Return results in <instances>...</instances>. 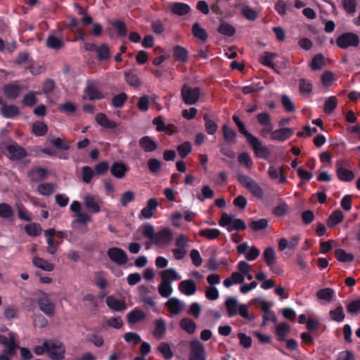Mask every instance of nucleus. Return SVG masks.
Returning <instances> with one entry per match:
<instances>
[{"instance_id": "obj_1", "label": "nucleus", "mask_w": 360, "mask_h": 360, "mask_svg": "<svg viewBox=\"0 0 360 360\" xmlns=\"http://www.w3.org/2000/svg\"><path fill=\"white\" fill-rule=\"evenodd\" d=\"M335 44L339 48L347 49L349 47H357L360 44V39L356 33L346 32L336 39Z\"/></svg>"}, {"instance_id": "obj_2", "label": "nucleus", "mask_w": 360, "mask_h": 360, "mask_svg": "<svg viewBox=\"0 0 360 360\" xmlns=\"http://www.w3.org/2000/svg\"><path fill=\"white\" fill-rule=\"evenodd\" d=\"M103 203L102 199L98 195L87 194L84 197V206L90 213H99Z\"/></svg>"}, {"instance_id": "obj_3", "label": "nucleus", "mask_w": 360, "mask_h": 360, "mask_svg": "<svg viewBox=\"0 0 360 360\" xmlns=\"http://www.w3.org/2000/svg\"><path fill=\"white\" fill-rule=\"evenodd\" d=\"M200 89L195 87L191 89L186 84H184L181 89V96L184 102L187 105L195 104L200 97Z\"/></svg>"}, {"instance_id": "obj_4", "label": "nucleus", "mask_w": 360, "mask_h": 360, "mask_svg": "<svg viewBox=\"0 0 360 360\" xmlns=\"http://www.w3.org/2000/svg\"><path fill=\"white\" fill-rule=\"evenodd\" d=\"M190 349L188 360H206L205 347L200 340H192L190 342Z\"/></svg>"}, {"instance_id": "obj_5", "label": "nucleus", "mask_w": 360, "mask_h": 360, "mask_svg": "<svg viewBox=\"0 0 360 360\" xmlns=\"http://www.w3.org/2000/svg\"><path fill=\"white\" fill-rule=\"evenodd\" d=\"M8 157L13 161L20 160L27 156V153L24 148L15 142H11L6 146Z\"/></svg>"}, {"instance_id": "obj_6", "label": "nucleus", "mask_w": 360, "mask_h": 360, "mask_svg": "<svg viewBox=\"0 0 360 360\" xmlns=\"http://www.w3.org/2000/svg\"><path fill=\"white\" fill-rule=\"evenodd\" d=\"M172 239L173 232L169 228L165 227L155 233L152 243L155 245H167Z\"/></svg>"}, {"instance_id": "obj_7", "label": "nucleus", "mask_w": 360, "mask_h": 360, "mask_svg": "<svg viewBox=\"0 0 360 360\" xmlns=\"http://www.w3.org/2000/svg\"><path fill=\"white\" fill-rule=\"evenodd\" d=\"M347 165V162L345 160H339L336 163V174L341 181L350 182L355 177L354 173L352 170L344 167Z\"/></svg>"}, {"instance_id": "obj_8", "label": "nucleus", "mask_w": 360, "mask_h": 360, "mask_svg": "<svg viewBox=\"0 0 360 360\" xmlns=\"http://www.w3.org/2000/svg\"><path fill=\"white\" fill-rule=\"evenodd\" d=\"M107 255L111 261L119 265L126 264L128 260L126 252L119 248H109L107 251Z\"/></svg>"}, {"instance_id": "obj_9", "label": "nucleus", "mask_w": 360, "mask_h": 360, "mask_svg": "<svg viewBox=\"0 0 360 360\" xmlns=\"http://www.w3.org/2000/svg\"><path fill=\"white\" fill-rule=\"evenodd\" d=\"M249 144L252 148L255 155L262 159L266 160L270 155V151L267 147L263 146L261 141L255 136Z\"/></svg>"}, {"instance_id": "obj_10", "label": "nucleus", "mask_w": 360, "mask_h": 360, "mask_svg": "<svg viewBox=\"0 0 360 360\" xmlns=\"http://www.w3.org/2000/svg\"><path fill=\"white\" fill-rule=\"evenodd\" d=\"M294 133L292 128L282 127L274 130L270 136V139L278 142H284L288 139Z\"/></svg>"}, {"instance_id": "obj_11", "label": "nucleus", "mask_w": 360, "mask_h": 360, "mask_svg": "<svg viewBox=\"0 0 360 360\" xmlns=\"http://www.w3.org/2000/svg\"><path fill=\"white\" fill-rule=\"evenodd\" d=\"M39 309L46 315L52 316L55 314V305L53 302L46 296L41 297L38 300Z\"/></svg>"}, {"instance_id": "obj_12", "label": "nucleus", "mask_w": 360, "mask_h": 360, "mask_svg": "<svg viewBox=\"0 0 360 360\" xmlns=\"http://www.w3.org/2000/svg\"><path fill=\"white\" fill-rule=\"evenodd\" d=\"M158 205V201L155 198L149 199L147 202L146 206L141 210L139 218H151L153 216V211L157 209Z\"/></svg>"}, {"instance_id": "obj_13", "label": "nucleus", "mask_w": 360, "mask_h": 360, "mask_svg": "<svg viewBox=\"0 0 360 360\" xmlns=\"http://www.w3.org/2000/svg\"><path fill=\"white\" fill-rule=\"evenodd\" d=\"M105 303L114 311H124L127 308V304L124 300H117L112 295H109L106 297Z\"/></svg>"}, {"instance_id": "obj_14", "label": "nucleus", "mask_w": 360, "mask_h": 360, "mask_svg": "<svg viewBox=\"0 0 360 360\" xmlns=\"http://www.w3.org/2000/svg\"><path fill=\"white\" fill-rule=\"evenodd\" d=\"M20 91V86L14 83L6 84L3 88L4 94L11 100H15L19 96Z\"/></svg>"}, {"instance_id": "obj_15", "label": "nucleus", "mask_w": 360, "mask_h": 360, "mask_svg": "<svg viewBox=\"0 0 360 360\" xmlns=\"http://www.w3.org/2000/svg\"><path fill=\"white\" fill-rule=\"evenodd\" d=\"M139 146L146 153H151L158 148V143L149 136H144L139 141Z\"/></svg>"}, {"instance_id": "obj_16", "label": "nucleus", "mask_w": 360, "mask_h": 360, "mask_svg": "<svg viewBox=\"0 0 360 360\" xmlns=\"http://www.w3.org/2000/svg\"><path fill=\"white\" fill-rule=\"evenodd\" d=\"M179 290L183 294L190 296L195 293L197 287L195 281L188 279L180 282L179 284Z\"/></svg>"}, {"instance_id": "obj_17", "label": "nucleus", "mask_w": 360, "mask_h": 360, "mask_svg": "<svg viewBox=\"0 0 360 360\" xmlns=\"http://www.w3.org/2000/svg\"><path fill=\"white\" fill-rule=\"evenodd\" d=\"M169 7L172 13L179 16L186 15L191 11V7L183 2L170 3Z\"/></svg>"}, {"instance_id": "obj_18", "label": "nucleus", "mask_w": 360, "mask_h": 360, "mask_svg": "<svg viewBox=\"0 0 360 360\" xmlns=\"http://www.w3.org/2000/svg\"><path fill=\"white\" fill-rule=\"evenodd\" d=\"M84 93L90 101L101 100L104 98L103 94L97 89L93 82H88L84 89Z\"/></svg>"}, {"instance_id": "obj_19", "label": "nucleus", "mask_w": 360, "mask_h": 360, "mask_svg": "<svg viewBox=\"0 0 360 360\" xmlns=\"http://www.w3.org/2000/svg\"><path fill=\"white\" fill-rule=\"evenodd\" d=\"M146 314L138 307L130 311L127 315V322L129 325H134L146 319Z\"/></svg>"}, {"instance_id": "obj_20", "label": "nucleus", "mask_w": 360, "mask_h": 360, "mask_svg": "<svg viewBox=\"0 0 360 360\" xmlns=\"http://www.w3.org/2000/svg\"><path fill=\"white\" fill-rule=\"evenodd\" d=\"M166 307L169 312L174 316L181 313L183 309L182 302L176 297H171L166 302Z\"/></svg>"}, {"instance_id": "obj_21", "label": "nucleus", "mask_w": 360, "mask_h": 360, "mask_svg": "<svg viewBox=\"0 0 360 360\" xmlns=\"http://www.w3.org/2000/svg\"><path fill=\"white\" fill-rule=\"evenodd\" d=\"M111 174L117 179H122L124 177L127 171V166L120 162H115L110 168Z\"/></svg>"}, {"instance_id": "obj_22", "label": "nucleus", "mask_w": 360, "mask_h": 360, "mask_svg": "<svg viewBox=\"0 0 360 360\" xmlns=\"http://www.w3.org/2000/svg\"><path fill=\"white\" fill-rule=\"evenodd\" d=\"M1 115L6 118L11 119L20 114V110L15 105L10 104L4 105L0 109Z\"/></svg>"}, {"instance_id": "obj_23", "label": "nucleus", "mask_w": 360, "mask_h": 360, "mask_svg": "<svg viewBox=\"0 0 360 360\" xmlns=\"http://www.w3.org/2000/svg\"><path fill=\"white\" fill-rule=\"evenodd\" d=\"M95 120L98 124L105 129H113L117 127L116 122L109 120L107 115L103 112L98 113Z\"/></svg>"}, {"instance_id": "obj_24", "label": "nucleus", "mask_w": 360, "mask_h": 360, "mask_svg": "<svg viewBox=\"0 0 360 360\" xmlns=\"http://www.w3.org/2000/svg\"><path fill=\"white\" fill-rule=\"evenodd\" d=\"M173 56L176 61L185 63L188 60V52L186 48L176 45L173 48Z\"/></svg>"}, {"instance_id": "obj_25", "label": "nucleus", "mask_w": 360, "mask_h": 360, "mask_svg": "<svg viewBox=\"0 0 360 360\" xmlns=\"http://www.w3.org/2000/svg\"><path fill=\"white\" fill-rule=\"evenodd\" d=\"M54 349H50L47 353L53 360H62L64 358L65 348L62 344H57L52 341Z\"/></svg>"}, {"instance_id": "obj_26", "label": "nucleus", "mask_w": 360, "mask_h": 360, "mask_svg": "<svg viewBox=\"0 0 360 360\" xmlns=\"http://www.w3.org/2000/svg\"><path fill=\"white\" fill-rule=\"evenodd\" d=\"M224 304L227 311V314L229 317H233L238 314V309L239 304L236 297H228L226 300Z\"/></svg>"}, {"instance_id": "obj_27", "label": "nucleus", "mask_w": 360, "mask_h": 360, "mask_svg": "<svg viewBox=\"0 0 360 360\" xmlns=\"http://www.w3.org/2000/svg\"><path fill=\"white\" fill-rule=\"evenodd\" d=\"M232 119L238 127V131L246 138L248 143L255 139L254 138L255 136L247 130L245 124L239 119L238 116L233 115Z\"/></svg>"}, {"instance_id": "obj_28", "label": "nucleus", "mask_w": 360, "mask_h": 360, "mask_svg": "<svg viewBox=\"0 0 360 360\" xmlns=\"http://www.w3.org/2000/svg\"><path fill=\"white\" fill-rule=\"evenodd\" d=\"M72 141H65L60 137L53 136L50 139V143L55 148L60 150H69L70 148V143Z\"/></svg>"}, {"instance_id": "obj_29", "label": "nucleus", "mask_w": 360, "mask_h": 360, "mask_svg": "<svg viewBox=\"0 0 360 360\" xmlns=\"http://www.w3.org/2000/svg\"><path fill=\"white\" fill-rule=\"evenodd\" d=\"M32 264L34 266L45 271H52L54 269V266L53 264L39 257H34L32 259Z\"/></svg>"}, {"instance_id": "obj_30", "label": "nucleus", "mask_w": 360, "mask_h": 360, "mask_svg": "<svg viewBox=\"0 0 360 360\" xmlns=\"http://www.w3.org/2000/svg\"><path fill=\"white\" fill-rule=\"evenodd\" d=\"M162 281L170 283L172 281H179L181 279L179 276L175 269H167L161 272Z\"/></svg>"}, {"instance_id": "obj_31", "label": "nucleus", "mask_w": 360, "mask_h": 360, "mask_svg": "<svg viewBox=\"0 0 360 360\" xmlns=\"http://www.w3.org/2000/svg\"><path fill=\"white\" fill-rule=\"evenodd\" d=\"M97 58L99 61L108 60L111 57V52L110 47L106 44H102L98 46L97 51Z\"/></svg>"}, {"instance_id": "obj_32", "label": "nucleus", "mask_w": 360, "mask_h": 360, "mask_svg": "<svg viewBox=\"0 0 360 360\" xmlns=\"http://www.w3.org/2000/svg\"><path fill=\"white\" fill-rule=\"evenodd\" d=\"M290 326L286 323H278L275 329V333L278 341L285 340V338L290 332Z\"/></svg>"}, {"instance_id": "obj_33", "label": "nucleus", "mask_w": 360, "mask_h": 360, "mask_svg": "<svg viewBox=\"0 0 360 360\" xmlns=\"http://www.w3.org/2000/svg\"><path fill=\"white\" fill-rule=\"evenodd\" d=\"M32 181L39 182L46 178V170L41 167L34 168L30 172L29 174Z\"/></svg>"}, {"instance_id": "obj_34", "label": "nucleus", "mask_w": 360, "mask_h": 360, "mask_svg": "<svg viewBox=\"0 0 360 360\" xmlns=\"http://www.w3.org/2000/svg\"><path fill=\"white\" fill-rule=\"evenodd\" d=\"M263 258L266 264L269 268H272V265L274 264L276 260L274 249L272 247H267L263 252Z\"/></svg>"}, {"instance_id": "obj_35", "label": "nucleus", "mask_w": 360, "mask_h": 360, "mask_svg": "<svg viewBox=\"0 0 360 360\" xmlns=\"http://www.w3.org/2000/svg\"><path fill=\"white\" fill-rule=\"evenodd\" d=\"M222 132L224 140L231 143L234 144L237 137V133L226 124L222 126Z\"/></svg>"}, {"instance_id": "obj_36", "label": "nucleus", "mask_w": 360, "mask_h": 360, "mask_svg": "<svg viewBox=\"0 0 360 360\" xmlns=\"http://www.w3.org/2000/svg\"><path fill=\"white\" fill-rule=\"evenodd\" d=\"M9 336H10V341L7 343V345H4L5 347V349L3 352V353L6 354L13 357L16 354V349L18 348V345L15 343L14 333H10Z\"/></svg>"}, {"instance_id": "obj_37", "label": "nucleus", "mask_w": 360, "mask_h": 360, "mask_svg": "<svg viewBox=\"0 0 360 360\" xmlns=\"http://www.w3.org/2000/svg\"><path fill=\"white\" fill-rule=\"evenodd\" d=\"M203 120L205 121L206 132L210 135L214 134L218 129L217 124L214 120H211L210 115L207 113L203 115Z\"/></svg>"}, {"instance_id": "obj_38", "label": "nucleus", "mask_w": 360, "mask_h": 360, "mask_svg": "<svg viewBox=\"0 0 360 360\" xmlns=\"http://www.w3.org/2000/svg\"><path fill=\"white\" fill-rule=\"evenodd\" d=\"M56 186L52 183H44L37 186V192L44 196H49L53 194L56 191Z\"/></svg>"}, {"instance_id": "obj_39", "label": "nucleus", "mask_w": 360, "mask_h": 360, "mask_svg": "<svg viewBox=\"0 0 360 360\" xmlns=\"http://www.w3.org/2000/svg\"><path fill=\"white\" fill-rule=\"evenodd\" d=\"M343 214L340 210H335L331 213L327 220V225L330 228L335 227L343 219Z\"/></svg>"}, {"instance_id": "obj_40", "label": "nucleus", "mask_w": 360, "mask_h": 360, "mask_svg": "<svg viewBox=\"0 0 360 360\" xmlns=\"http://www.w3.org/2000/svg\"><path fill=\"white\" fill-rule=\"evenodd\" d=\"M155 323L153 335L158 339H161L166 332V323L164 319L160 318L157 319Z\"/></svg>"}, {"instance_id": "obj_41", "label": "nucleus", "mask_w": 360, "mask_h": 360, "mask_svg": "<svg viewBox=\"0 0 360 360\" xmlns=\"http://www.w3.org/2000/svg\"><path fill=\"white\" fill-rule=\"evenodd\" d=\"M180 327L188 334H193L196 330L195 323L191 319L183 318L179 323Z\"/></svg>"}, {"instance_id": "obj_42", "label": "nucleus", "mask_w": 360, "mask_h": 360, "mask_svg": "<svg viewBox=\"0 0 360 360\" xmlns=\"http://www.w3.org/2000/svg\"><path fill=\"white\" fill-rule=\"evenodd\" d=\"M32 131L37 136H43L48 132V127L43 122H36L32 124Z\"/></svg>"}, {"instance_id": "obj_43", "label": "nucleus", "mask_w": 360, "mask_h": 360, "mask_svg": "<svg viewBox=\"0 0 360 360\" xmlns=\"http://www.w3.org/2000/svg\"><path fill=\"white\" fill-rule=\"evenodd\" d=\"M329 316L331 320L340 323L342 322L345 318L342 306L340 305L335 309L329 311Z\"/></svg>"}, {"instance_id": "obj_44", "label": "nucleus", "mask_w": 360, "mask_h": 360, "mask_svg": "<svg viewBox=\"0 0 360 360\" xmlns=\"http://www.w3.org/2000/svg\"><path fill=\"white\" fill-rule=\"evenodd\" d=\"M192 32L195 37L205 41L207 39V33L205 29L200 27L198 22H195L192 26Z\"/></svg>"}, {"instance_id": "obj_45", "label": "nucleus", "mask_w": 360, "mask_h": 360, "mask_svg": "<svg viewBox=\"0 0 360 360\" xmlns=\"http://www.w3.org/2000/svg\"><path fill=\"white\" fill-rule=\"evenodd\" d=\"M220 231L217 229H200L198 234L201 237H204L209 240H214L220 235Z\"/></svg>"}, {"instance_id": "obj_46", "label": "nucleus", "mask_w": 360, "mask_h": 360, "mask_svg": "<svg viewBox=\"0 0 360 360\" xmlns=\"http://www.w3.org/2000/svg\"><path fill=\"white\" fill-rule=\"evenodd\" d=\"M63 45L64 41L54 35H50L46 40L47 47L53 50H59Z\"/></svg>"}, {"instance_id": "obj_47", "label": "nucleus", "mask_w": 360, "mask_h": 360, "mask_svg": "<svg viewBox=\"0 0 360 360\" xmlns=\"http://www.w3.org/2000/svg\"><path fill=\"white\" fill-rule=\"evenodd\" d=\"M217 30L220 34L227 37H232L236 33L235 27L226 22H222L218 27Z\"/></svg>"}, {"instance_id": "obj_48", "label": "nucleus", "mask_w": 360, "mask_h": 360, "mask_svg": "<svg viewBox=\"0 0 360 360\" xmlns=\"http://www.w3.org/2000/svg\"><path fill=\"white\" fill-rule=\"evenodd\" d=\"M316 296L319 300L330 301L335 296V291L330 288H326L319 290Z\"/></svg>"}, {"instance_id": "obj_49", "label": "nucleus", "mask_w": 360, "mask_h": 360, "mask_svg": "<svg viewBox=\"0 0 360 360\" xmlns=\"http://www.w3.org/2000/svg\"><path fill=\"white\" fill-rule=\"evenodd\" d=\"M124 77L127 84L132 87L140 86L141 82L138 75L134 72H128L124 73Z\"/></svg>"}, {"instance_id": "obj_50", "label": "nucleus", "mask_w": 360, "mask_h": 360, "mask_svg": "<svg viewBox=\"0 0 360 360\" xmlns=\"http://www.w3.org/2000/svg\"><path fill=\"white\" fill-rule=\"evenodd\" d=\"M335 258L341 262H352L354 257L352 254L347 253L343 249H337L335 252Z\"/></svg>"}, {"instance_id": "obj_51", "label": "nucleus", "mask_w": 360, "mask_h": 360, "mask_svg": "<svg viewBox=\"0 0 360 360\" xmlns=\"http://www.w3.org/2000/svg\"><path fill=\"white\" fill-rule=\"evenodd\" d=\"M299 90L301 94H309L312 92L313 85L311 81L302 78L299 81Z\"/></svg>"}, {"instance_id": "obj_52", "label": "nucleus", "mask_w": 360, "mask_h": 360, "mask_svg": "<svg viewBox=\"0 0 360 360\" xmlns=\"http://www.w3.org/2000/svg\"><path fill=\"white\" fill-rule=\"evenodd\" d=\"M268 226V220L262 218L258 220L252 221L249 227L254 231H259L265 229Z\"/></svg>"}, {"instance_id": "obj_53", "label": "nucleus", "mask_w": 360, "mask_h": 360, "mask_svg": "<svg viewBox=\"0 0 360 360\" xmlns=\"http://www.w3.org/2000/svg\"><path fill=\"white\" fill-rule=\"evenodd\" d=\"M325 65L324 56L322 53L316 54L311 62V68L313 70H318Z\"/></svg>"}, {"instance_id": "obj_54", "label": "nucleus", "mask_w": 360, "mask_h": 360, "mask_svg": "<svg viewBox=\"0 0 360 360\" xmlns=\"http://www.w3.org/2000/svg\"><path fill=\"white\" fill-rule=\"evenodd\" d=\"M26 233L30 236H38L41 233V227L36 223L27 224L25 227Z\"/></svg>"}, {"instance_id": "obj_55", "label": "nucleus", "mask_w": 360, "mask_h": 360, "mask_svg": "<svg viewBox=\"0 0 360 360\" xmlns=\"http://www.w3.org/2000/svg\"><path fill=\"white\" fill-rule=\"evenodd\" d=\"M36 94H40V93L31 91L26 94L22 99V104L27 107L34 106L37 102Z\"/></svg>"}, {"instance_id": "obj_56", "label": "nucleus", "mask_w": 360, "mask_h": 360, "mask_svg": "<svg viewBox=\"0 0 360 360\" xmlns=\"http://www.w3.org/2000/svg\"><path fill=\"white\" fill-rule=\"evenodd\" d=\"M177 152L181 158H185L192 150L191 143L189 141H184L176 148Z\"/></svg>"}, {"instance_id": "obj_57", "label": "nucleus", "mask_w": 360, "mask_h": 360, "mask_svg": "<svg viewBox=\"0 0 360 360\" xmlns=\"http://www.w3.org/2000/svg\"><path fill=\"white\" fill-rule=\"evenodd\" d=\"M158 351L162 354L166 360L171 359L174 356L170 346L167 342H162L158 347Z\"/></svg>"}, {"instance_id": "obj_58", "label": "nucleus", "mask_w": 360, "mask_h": 360, "mask_svg": "<svg viewBox=\"0 0 360 360\" xmlns=\"http://www.w3.org/2000/svg\"><path fill=\"white\" fill-rule=\"evenodd\" d=\"M337 105V98L335 96H330L325 101L324 112L329 115L336 108Z\"/></svg>"}, {"instance_id": "obj_59", "label": "nucleus", "mask_w": 360, "mask_h": 360, "mask_svg": "<svg viewBox=\"0 0 360 360\" xmlns=\"http://www.w3.org/2000/svg\"><path fill=\"white\" fill-rule=\"evenodd\" d=\"M112 25L116 30L118 37H125L127 34V28L125 23L120 20L113 22Z\"/></svg>"}, {"instance_id": "obj_60", "label": "nucleus", "mask_w": 360, "mask_h": 360, "mask_svg": "<svg viewBox=\"0 0 360 360\" xmlns=\"http://www.w3.org/2000/svg\"><path fill=\"white\" fill-rule=\"evenodd\" d=\"M276 54L273 53H270L268 51H265L263 55L260 57V62L264 65L269 68L274 67V58H275Z\"/></svg>"}, {"instance_id": "obj_61", "label": "nucleus", "mask_w": 360, "mask_h": 360, "mask_svg": "<svg viewBox=\"0 0 360 360\" xmlns=\"http://www.w3.org/2000/svg\"><path fill=\"white\" fill-rule=\"evenodd\" d=\"M13 215V211L11 205L7 203H0V217L3 219L11 218Z\"/></svg>"}, {"instance_id": "obj_62", "label": "nucleus", "mask_w": 360, "mask_h": 360, "mask_svg": "<svg viewBox=\"0 0 360 360\" xmlns=\"http://www.w3.org/2000/svg\"><path fill=\"white\" fill-rule=\"evenodd\" d=\"M243 15L250 20H255L257 18V12L248 5H243L241 7Z\"/></svg>"}, {"instance_id": "obj_63", "label": "nucleus", "mask_w": 360, "mask_h": 360, "mask_svg": "<svg viewBox=\"0 0 360 360\" xmlns=\"http://www.w3.org/2000/svg\"><path fill=\"white\" fill-rule=\"evenodd\" d=\"M127 95L125 93H120L112 98V105L115 108H122L127 100Z\"/></svg>"}, {"instance_id": "obj_64", "label": "nucleus", "mask_w": 360, "mask_h": 360, "mask_svg": "<svg viewBox=\"0 0 360 360\" xmlns=\"http://www.w3.org/2000/svg\"><path fill=\"white\" fill-rule=\"evenodd\" d=\"M56 88L55 82L52 79H46L41 85V91L45 95L51 94Z\"/></svg>"}]
</instances>
